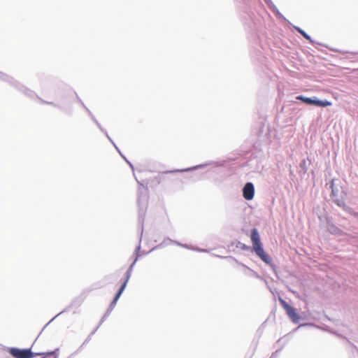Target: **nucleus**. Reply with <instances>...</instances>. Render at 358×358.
I'll list each match as a JSON object with an SVG mask.
<instances>
[{"instance_id":"obj_1","label":"nucleus","mask_w":358,"mask_h":358,"mask_svg":"<svg viewBox=\"0 0 358 358\" xmlns=\"http://www.w3.org/2000/svg\"><path fill=\"white\" fill-rule=\"evenodd\" d=\"M137 182L138 183V187L137 191V204L138 207V224L141 228V236L139 240V244L136 248L135 252L136 256L139 254V250H141V242L142 239V236L143 233V224H144V219L145 216L146 210L148 208V189L147 187L144 186L141 182H139L137 178L135 177Z\"/></svg>"},{"instance_id":"obj_2","label":"nucleus","mask_w":358,"mask_h":358,"mask_svg":"<svg viewBox=\"0 0 358 358\" xmlns=\"http://www.w3.org/2000/svg\"><path fill=\"white\" fill-rule=\"evenodd\" d=\"M250 238L253 245V250L256 255L266 264L269 265L275 272L276 266L273 264L272 258L264 252L261 243L258 230L254 228L251 231Z\"/></svg>"},{"instance_id":"obj_3","label":"nucleus","mask_w":358,"mask_h":358,"mask_svg":"<svg viewBox=\"0 0 358 358\" xmlns=\"http://www.w3.org/2000/svg\"><path fill=\"white\" fill-rule=\"evenodd\" d=\"M330 188L331 189L330 197L332 201L338 207L342 208L345 212L358 218V212H355L352 208L345 204L343 194L345 195L346 194L344 191H342L341 194H339V189L334 186V180L331 182Z\"/></svg>"},{"instance_id":"obj_4","label":"nucleus","mask_w":358,"mask_h":358,"mask_svg":"<svg viewBox=\"0 0 358 358\" xmlns=\"http://www.w3.org/2000/svg\"><path fill=\"white\" fill-rule=\"evenodd\" d=\"M0 80L5 81L10 84L11 86L15 87L20 92H22L23 94H27L30 96H35L34 93L32 92V90H29L25 86L20 84L18 81L15 80L11 76L0 71Z\"/></svg>"},{"instance_id":"obj_5","label":"nucleus","mask_w":358,"mask_h":358,"mask_svg":"<svg viewBox=\"0 0 358 358\" xmlns=\"http://www.w3.org/2000/svg\"><path fill=\"white\" fill-rule=\"evenodd\" d=\"M280 302L283 308L286 310V313L290 320L294 323L297 324L299 322L301 317L296 313V310L287 303L284 299L280 298Z\"/></svg>"},{"instance_id":"obj_6","label":"nucleus","mask_w":358,"mask_h":358,"mask_svg":"<svg viewBox=\"0 0 358 358\" xmlns=\"http://www.w3.org/2000/svg\"><path fill=\"white\" fill-rule=\"evenodd\" d=\"M9 353L15 358H33V352L31 348L20 349L17 348H7Z\"/></svg>"},{"instance_id":"obj_7","label":"nucleus","mask_w":358,"mask_h":358,"mask_svg":"<svg viewBox=\"0 0 358 358\" xmlns=\"http://www.w3.org/2000/svg\"><path fill=\"white\" fill-rule=\"evenodd\" d=\"M255 185L251 182H247L242 189L243 196L247 201H251L255 196Z\"/></svg>"},{"instance_id":"obj_8","label":"nucleus","mask_w":358,"mask_h":358,"mask_svg":"<svg viewBox=\"0 0 358 358\" xmlns=\"http://www.w3.org/2000/svg\"><path fill=\"white\" fill-rule=\"evenodd\" d=\"M222 258H224V259H229V260H231L233 262H234L235 263H236L237 264L243 267V272L246 275H249V276H252V277H255L256 278H261L260 275L258 274L257 272L253 271L252 269L250 268L249 267H248L247 266H245V264L241 263L238 260H237L236 258L231 257V256H227V257H221Z\"/></svg>"},{"instance_id":"obj_9","label":"nucleus","mask_w":358,"mask_h":358,"mask_svg":"<svg viewBox=\"0 0 358 358\" xmlns=\"http://www.w3.org/2000/svg\"><path fill=\"white\" fill-rule=\"evenodd\" d=\"M211 164H215L217 166L221 165L219 162H213L207 163V164H201L196 165V166H192V167H189V168H187V169L172 170V171H167L166 173L188 172V171H192L197 170V169H202V168H204V167H206V166H207L208 165H211Z\"/></svg>"},{"instance_id":"obj_10","label":"nucleus","mask_w":358,"mask_h":358,"mask_svg":"<svg viewBox=\"0 0 358 358\" xmlns=\"http://www.w3.org/2000/svg\"><path fill=\"white\" fill-rule=\"evenodd\" d=\"M327 231L333 235L340 236L343 234L342 229L331 222L329 220H327Z\"/></svg>"},{"instance_id":"obj_11","label":"nucleus","mask_w":358,"mask_h":358,"mask_svg":"<svg viewBox=\"0 0 358 358\" xmlns=\"http://www.w3.org/2000/svg\"><path fill=\"white\" fill-rule=\"evenodd\" d=\"M231 247H235L236 248L241 249L243 251H250L252 252V250L250 246L245 245V243H243L242 242L239 241H235L231 243Z\"/></svg>"},{"instance_id":"obj_12","label":"nucleus","mask_w":358,"mask_h":358,"mask_svg":"<svg viewBox=\"0 0 358 358\" xmlns=\"http://www.w3.org/2000/svg\"><path fill=\"white\" fill-rule=\"evenodd\" d=\"M296 100L301 101L303 103L309 105V106H315V96L313 97H306L303 95H299L296 97Z\"/></svg>"},{"instance_id":"obj_13","label":"nucleus","mask_w":358,"mask_h":358,"mask_svg":"<svg viewBox=\"0 0 358 358\" xmlns=\"http://www.w3.org/2000/svg\"><path fill=\"white\" fill-rule=\"evenodd\" d=\"M83 302V300L80 298H75L71 303V304L66 307L64 310H63L62 311H61L60 313H59L57 316H59L61 314L66 312V311H69L71 308L73 307V306H80V304L82 303Z\"/></svg>"},{"instance_id":"obj_14","label":"nucleus","mask_w":358,"mask_h":358,"mask_svg":"<svg viewBox=\"0 0 358 358\" xmlns=\"http://www.w3.org/2000/svg\"><path fill=\"white\" fill-rule=\"evenodd\" d=\"M117 302V301L115 300L114 299L112 300L107 310L106 311V313H104V315H103V317L101 319V323H102L109 316L110 313L113 311V310L115 307Z\"/></svg>"},{"instance_id":"obj_15","label":"nucleus","mask_w":358,"mask_h":358,"mask_svg":"<svg viewBox=\"0 0 358 358\" xmlns=\"http://www.w3.org/2000/svg\"><path fill=\"white\" fill-rule=\"evenodd\" d=\"M32 92H33L34 93V94H35V96H29L27 94H25L26 96H27L28 97L31 98V99L37 98V99L40 101V102H41V103L48 104V105H51V106H53L54 107H56V108H59L60 110H64V108H63L60 105L57 104V103H54V102H50V101H44V100H43V99H42L41 98L38 97V96L36 95V94L34 91H32Z\"/></svg>"},{"instance_id":"obj_16","label":"nucleus","mask_w":358,"mask_h":358,"mask_svg":"<svg viewBox=\"0 0 358 358\" xmlns=\"http://www.w3.org/2000/svg\"><path fill=\"white\" fill-rule=\"evenodd\" d=\"M294 28L304 38H306V40L309 41L310 43H311L312 44H314L315 42V41H313L312 39V38L310 37V36L309 34H308L303 29H302L301 28L299 27H296V26H294Z\"/></svg>"},{"instance_id":"obj_17","label":"nucleus","mask_w":358,"mask_h":358,"mask_svg":"<svg viewBox=\"0 0 358 358\" xmlns=\"http://www.w3.org/2000/svg\"><path fill=\"white\" fill-rule=\"evenodd\" d=\"M332 103L327 100H320L315 96V106L317 107H327L331 106Z\"/></svg>"},{"instance_id":"obj_18","label":"nucleus","mask_w":358,"mask_h":358,"mask_svg":"<svg viewBox=\"0 0 358 358\" xmlns=\"http://www.w3.org/2000/svg\"><path fill=\"white\" fill-rule=\"evenodd\" d=\"M59 348H56L55 350L50 351V352H46L45 356L44 357L45 358H50V356H53L54 358H58L59 357Z\"/></svg>"},{"instance_id":"obj_19","label":"nucleus","mask_w":358,"mask_h":358,"mask_svg":"<svg viewBox=\"0 0 358 358\" xmlns=\"http://www.w3.org/2000/svg\"><path fill=\"white\" fill-rule=\"evenodd\" d=\"M273 14L275 15V16L276 17V18L279 19V20H286V18L284 17V15L279 11V10L278 9V8L275 6L274 7L273 9L271 10Z\"/></svg>"},{"instance_id":"obj_20","label":"nucleus","mask_w":358,"mask_h":358,"mask_svg":"<svg viewBox=\"0 0 358 358\" xmlns=\"http://www.w3.org/2000/svg\"><path fill=\"white\" fill-rule=\"evenodd\" d=\"M273 14L275 15V16L276 17V18L279 19V20H286V18L284 17V15L279 11V10L278 9V8L275 6L274 7L273 9L271 10Z\"/></svg>"},{"instance_id":"obj_21","label":"nucleus","mask_w":358,"mask_h":358,"mask_svg":"<svg viewBox=\"0 0 358 358\" xmlns=\"http://www.w3.org/2000/svg\"><path fill=\"white\" fill-rule=\"evenodd\" d=\"M181 247L182 248H187V249H190V250H196V251H198V252H208V250L206 249H201V248H193L192 246H189L187 244H182L180 245Z\"/></svg>"},{"instance_id":"obj_22","label":"nucleus","mask_w":358,"mask_h":358,"mask_svg":"<svg viewBox=\"0 0 358 358\" xmlns=\"http://www.w3.org/2000/svg\"><path fill=\"white\" fill-rule=\"evenodd\" d=\"M140 255H137L136 256V258L134 260V262L131 264V265L129 266V267L128 268L127 271L126 272L131 274L132 273V271H133V268L134 267V265L136 263V262L138 261V258L140 257Z\"/></svg>"},{"instance_id":"obj_23","label":"nucleus","mask_w":358,"mask_h":358,"mask_svg":"<svg viewBox=\"0 0 358 358\" xmlns=\"http://www.w3.org/2000/svg\"><path fill=\"white\" fill-rule=\"evenodd\" d=\"M140 255H137L136 256V258L134 260V262L131 264V265L129 266V267L128 268L127 271L126 272L131 274L132 273V271H133V268L134 267V265L136 263V262L138 261V258L140 257Z\"/></svg>"},{"instance_id":"obj_24","label":"nucleus","mask_w":358,"mask_h":358,"mask_svg":"<svg viewBox=\"0 0 358 358\" xmlns=\"http://www.w3.org/2000/svg\"><path fill=\"white\" fill-rule=\"evenodd\" d=\"M140 255H137L136 256V258L134 260V262L131 264V265L129 266V267L128 268L127 271L126 272L131 274L132 273V271H133V268L134 267V265L136 263V262L138 261V258L140 257Z\"/></svg>"},{"instance_id":"obj_25","label":"nucleus","mask_w":358,"mask_h":358,"mask_svg":"<svg viewBox=\"0 0 358 358\" xmlns=\"http://www.w3.org/2000/svg\"><path fill=\"white\" fill-rule=\"evenodd\" d=\"M92 120L96 124L97 127L101 130L102 133H103L105 135H107V131L102 127V126L100 124V123L98 122V120L94 117V119H92Z\"/></svg>"},{"instance_id":"obj_26","label":"nucleus","mask_w":358,"mask_h":358,"mask_svg":"<svg viewBox=\"0 0 358 358\" xmlns=\"http://www.w3.org/2000/svg\"><path fill=\"white\" fill-rule=\"evenodd\" d=\"M189 178L192 179V180L193 182H196L202 178V175L201 174H199H199H192V175L189 176Z\"/></svg>"},{"instance_id":"obj_27","label":"nucleus","mask_w":358,"mask_h":358,"mask_svg":"<svg viewBox=\"0 0 358 358\" xmlns=\"http://www.w3.org/2000/svg\"><path fill=\"white\" fill-rule=\"evenodd\" d=\"M91 338H92V336L91 335H89L87 336V338L85 340V341L83 342V343L80 345V347L79 348V349L75 352L73 354H76L78 351H80L81 350V348L86 344L90 340H91Z\"/></svg>"},{"instance_id":"obj_28","label":"nucleus","mask_w":358,"mask_h":358,"mask_svg":"<svg viewBox=\"0 0 358 358\" xmlns=\"http://www.w3.org/2000/svg\"><path fill=\"white\" fill-rule=\"evenodd\" d=\"M266 4L268 6L270 10L273 9L274 7H275V5L273 3V2L271 0H264Z\"/></svg>"},{"instance_id":"obj_29","label":"nucleus","mask_w":358,"mask_h":358,"mask_svg":"<svg viewBox=\"0 0 358 358\" xmlns=\"http://www.w3.org/2000/svg\"><path fill=\"white\" fill-rule=\"evenodd\" d=\"M300 167L304 171L305 173L307 171L308 169L306 166V162L305 159H303L300 163Z\"/></svg>"},{"instance_id":"obj_30","label":"nucleus","mask_w":358,"mask_h":358,"mask_svg":"<svg viewBox=\"0 0 358 358\" xmlns=\"http://www.w3.org/2000/svg\"><path fill=\"white\" fill-rule=\"evenodd\" d=\"M131 276V274L126 272L124 274V280L123 282H126L127 283H128V281L129 280Z\"/></svg>"},{"instance_id":"obj_31","label":"nucleus","mask_w":358,"mask_h":358,"mask_svg":"<svg viewBox=\"0 0 358 358\" xmlns=\"http://www.w3.org/2000/svg\"><path fill=\"white\" fill-rule=\"evenodd\" d=\"M121 157L127 162V163L129 165V166L131 168L132 170L134 169L133 164L125 157L124 155L121 154Z\"/></svg>"},{"instance_id":"obj_32","label":"nucleus","mask_w":358,"mask_h":358,"mask_svg":"<svg viewBox=\"0 0 358 358\" xmlns=\"http://www.w3.org/2000/svg\"><path fill=\"white\" fill-rule=\"evenodd\" d=\"M122 293H123V292H120V290H118V291L117 292V293L115 294V296H114V298H113V299H114L115 300H116V301H118V300H119V299H120V297L121 296V295H122Z\"/></svg>"},{"instance_id":"obj_33","label":"nucleus","mask_w":358,"mask_h":358,"mask_svg":"<svg viewBox=\"0 0 358 358\" xmlns=\"http://www.w3.org/2000/svg\"><path fill=\"white\" fill-rule=\"evenodd\" d=\"M127 283L126 282H122L120 287L118 290H120V292H123L127 287Z\"/></svg>"},{"instance_id":"obj_34","label":"nucleus","mask_w":358,"mask_h":358,"mask_svg":"<svg viewBox=\"0 0 358 358\" xmlns=\"http://www.w3.org/2000/svg\"><path fill=\"white\" fill-rule=\"evenodd\" d=\"M168 243H169V241L167 240V238H166V239H164V241H163L162 243H160L159 245H158L155 248H161V247H162V246H164V245H167V244H168Z\"/></svg>"},{"instance_id":"obj_35","label":"nucleus","mask_w":358,"mask_h":358,"mask_svg":"<svg viewBox=\"0 0 358 358\" xmlns=\"http://www.w3.org/2000/svg\"><path fill=\"white\" fill-rule=\"evenodd\" d=\"M167 240L169 241V242L170 243H174V244H176V245H180H180H182V243H179L178 241H173V240H172V239H171L169 238H167Z\"/></svg>"},{"instance_id":"obj_36","label":"nucleus","mask_w":358,"mask_h":358,"mask_svg":"<svg viewBox=\"0 0 358 358\" xmlns=\"http://www.w3.org/2000/svg\"><path fill=\"white\" fill-rule=\"evenodd\" d=\"M280 349L277 350L275 352H273L270 358H277L278 355L280 352Z\"/></svg>"},{"instance_id":"obj_37","label":"nucleus","mask_w":358,"mask_h":358,"mask_svg":"<svg viewBox=\"0 0 358 358\" xmlns=\"http://www.w3.org/2000/svg\"><path fill=\"white\" fill-rule=\"evenodd\" d=\"M77 99L78 100V102L80 103V106H82V107L86 110V108H88L85 105L83 101L78 96H77Z\"/></svg>"},{"instance_id":"obj_38","label":"nucleus","mask_w":358,"mask_h":358,"mask_svg":"<svg viewBox=\"0 0 358 358\" xmlns=\"http://www.w3.org/2000/svg\"><path fill=\"white\" fill-rule=\"evenodd\" d=\"M35 356H42L43 357L45 356V352H33V357Z\"/></svg>"},{"instance_id":"obj_39","label":"nucleus","mask_w":358,"mask_h":358,"mask_svg":"<svg viewBox=\"0 0 358 358\" xmlns=\"http://www.w3.org/2000/svg\"><path fill=\"white\" fill-rule=\"evenodd\" d=\"M86 112L88 113L91 119H94L95 117L94 115L92 114V113L90 111V110L89 108H86Z\"/></svg>"},{"instance_id":"obj_40","label":"nucleus","mask_w":358,"mask_h":358,"mask_svg":"<svg viewBox=\"0 0 358 358\" xmlns=\"http://www.w3.org/2000/svg\"><path fill=\"white\" fill-rule=\"evenodd\" d=\"M102 323H101V322H99L98 327H96V328L95 329H94L90 335L92 336L95 334V332L97 331V329H99V327H100V325Z\"/></svg>"},{"instance_id":"obj_41","label":"nucleus","mask_w":358,"mask_h":358,"mask_svg":"<svg viewBox=\"0 0 358 358\" xmlns=\"http://www.w3.org/2000/svg\"><path fill=\"white\" fill-rule=\"evenodd\" d=\"M107 138L109 140V141L114 145L115 146V143H114V141L111 139V138L109 136L108 134L107 133V135H105Z\"/></svg>"},{"instance_id":"obj_42","label":"nucleus","mask_w":358,"mask_h":358,"mask_svg":"<svg viewBox=\"0 0 358 358\" xmlns=\"http://www.w3.org/2000/svg\"><path fill=\"white\" fill-rule=\"evenodd\" d=\"M57 317V316L55 315L52 320H50V321L48 323H47L45 327H43V329H45V327L48 325L52 321H53Z\"/></svg>"},{"instance_id":"obj_43","label":"nucleus","mask_w":358,"mask_h":358,"mask_svg":"<svg viewBox=\"0 0 358 358\" xmlns=\"http://www.w3.org/2000/svg\"><path fill=\"white\" fill-rule=\"evenodd\" d=\"M115 148L117 150V151L119 152V154L121 155L122 152H120V149L118 148V147L115 145V146H114Z\"/></svg>"},{"instance_id":"obj_44","label":"nucleus","mask_w":358,"mask_h":358,"mask_svg":"<svg viewBox=\"0 0 358 358\" xmlns=\"http://www.w3.org/2000/svg\"><path fill=\"white\" fill-rule=\"evenodd\" d=\"M346 53H350V52H346ZM350 54L358 55V52H351Z\"/></svg>"},{"instance_id":"obj_45","label":"nucleus","mask_w":358,"mask_h":358,"mask_svg":"<svg viewBox=\"0 0 358 358\" xmlns=\"http://www.w3.org/2000/svg\"><path fill=\"white\" fill-rule=\"evenodd\" d=\"M306 324H301L298 328L301 327H303V326H305Z\"/></svg>"},{"instance_id":"obj_46","label":"nucleus","mask_w":358,"mask_h":358,"mask_svg":"<svg viewBox=\"0 0 358 358\" xmlns=\"http://www.w3.org/2000/svg\"><path fill=\"white\" fill-rule=\"evenodd\" d=\"M41 358H45V357H41Z\"/></svg>"}]
</instances>
